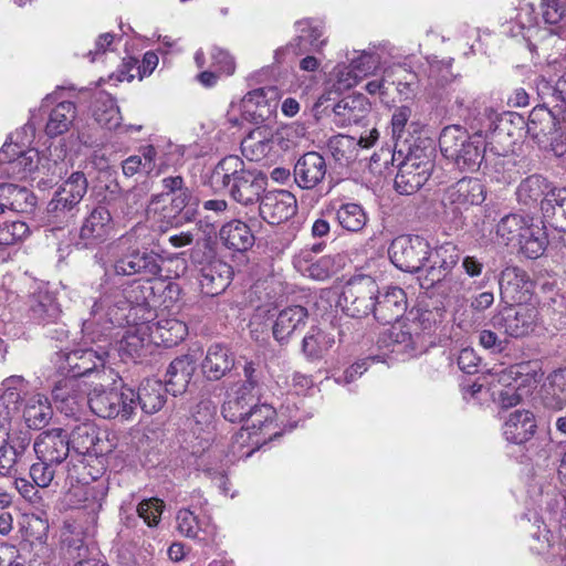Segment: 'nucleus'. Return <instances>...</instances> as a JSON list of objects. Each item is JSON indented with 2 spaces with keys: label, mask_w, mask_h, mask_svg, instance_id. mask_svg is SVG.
Listing matches in <instances>:
<instances>
[{
  "label": "nucleus",
  "mask_w": 566,
  "mask_h": 566,
  "mask_svg": "<svg viewBox=\"0 0 566 566\" xmlns=\"http://www.w3.org/2000/svg\"><path fill=\"white\" fill-rule=\"evenodd\" d=\"M211 184L226 192L238 203H256L265 191L266 176L259 169L248 166L239 156L222 158L211 174Z\"/></svg>",
  "instance_id": "nucleus-1"
},
{
  "label": "nucleus",
  "mask_w": 566,
  "mask_h": 566,
  "mask_svg": "<svg viewBox=\"0 0 566 566\" xmlns=\"http://www.w3.org/2000/svg\"><path fill=\"white\" fill-rule=\"evenodd\" d=\"M107 357L108 352L104 346H98V349L77 348L56 353L55 365L65 379L54 387L52 391L54 398L62 402H76L77 378L96 371L98 378L104 379L107 373L105 369Z\"/></svg>",
  "instance_id": "nucleus-2"
},
{
  "label": "nucleus",
  "mask_w": 566,
  "mask_h": 566,
  "mask_svg": "<svg viewBox=\"0 0 566 566\" xmlns=\"http://www.w3.org/2000/svg\"><path fill=\"white\" fill-rule=\"evenodd\" d=\"M133 235H122L112 244L113 263L109 273L116 276L142 275L147 280L156 279L161 273L160 256L148 249L133 245Z\"/></svg>",
  "instance_id": "nucleus-3"
},
{
  "label": "nucleus",
  "mask_w": 566,
  "mask_h": 566,
  "mask_svg": "<svg viewBox=\"0 0 566 566\" xmlns=\"http://www.w3.org/2000/svg\"><path fill=\"white\" fill-rule=\"evenodd\" d=\"M441 154L460 170H475L484 159L485 145L480 135L470 136L458 125L447 126L439 137Z\"/></svg>",
  "instance_id": "nucleus-4"
},
{
  "label": "nucleus",
  "mask_w": 566,
  "mask_h": 566,
  "mask_svg": "<svg viewBox=\"0 0 566 566\" xmlns=\"http://www.w3.org/2000/svg\"><path fill=\"white\" fill-rule=\"evenodd\" d=\"M564 114L554 108L549 101H543L530 113L526 122L527 135L544 149L552 150L556 156L566 151V145L560 133V117Z\"/></svg>",
  "instance_id": "nucleus-5"
},
{
  "label": "nucleus",
  "mask_w": 566,
  "mask_h": 566,
  "mask_svg": "<svg viewBox=\"0 0 566 566\" xmlns=\"http://www.w3.org/2000/svg\"><path fill=\"white\" fill-rule=\"evenodd\" d=\"M433 168V148H411L395 177L396 191L403 196L416 193L429 180Z\"/></svg>",
  "instance_id": "nucleus-6"
},
{
  "label": "nucleus",
  "mask_w": 566,
  "mask_h": 566,
  "mask_svg": "<svg viewBox=\"0 0 566 566\" xmlns=\"http://www.w3.org/2000/svg\"><path fill=\"white\" fill-rule=\"evenodd\" d=\"M135 390L123 386L106 388L95 386L87 396L90 409L103 419L120 417L123 420L132 418L135 411Z\"/></svg>",
  "instance_id": "nucleus-7"
},
{
  "label": "nucleus",
  "mask_w": 566,
  "mask_h": 566,
  "mask_svg": "<svg viewBox=\"0 0 566 566\" xmlns=\"http://www.w3.org/2000/svg\"><path fill=\"white\" fill-rule=\"evenodd\" d=\"M392 264L405 272H419L426 266L429 243L419 235H399L388 250Z\"/></svg>",
  "instance_id": "nucleus-8"
},
{
  "label": "nucleus",
  "mask_w": 566,
  "mask_h": 566,
  "mask_svg": "<svg viewBox=\"0 0 566 566\" xmlns=\"http://www.w3.org/2000/svg\"><path fill=\"white\" fill-rule=\"evenodd\" d=\"M378 285L370 276L354 277L345 285L342 300L344 311L352 317L374 315Z\"/></svg>",
  "instance_id": "nucleus-9"
},
{
  "label": "nucleus",
  "mask_w": 566,
  "mask_h": 566,
  "mask_svg": "<svg viewBox=\"0 0 566 566\" xmlns=\"http://www.w3.org/2000/svg\"><path fill=\"white\" fill-rule=\"evenodd\" d=\"M538 318L536 307L528 304L506 305L491 318L492 326L506 336L523 337L532 333Z\"/></svg>",
  "instance_id": "nucleus-10"
},
{
  "label": "nucleus",
  "mask_w": 566,
  "mask_h": 566,
  "mask_svg": "<svg viewBox=\"0 0 566 566\" xmlns=\"http://www.w3.org/2000/svg\"><path fill=\"white\" fill-rule=\"evenodd\" d=\"M260 199V216L270 224L285 222L297 211L296 198L289 190L269 191Z\"/></svg>",
  "instance_id": "nucleus-11"
},
{
  "label": "nucleus",
  "mask_w": 566,
  "mask_h": 566,
  "mask_svg": "<svg viewBox=\"0 0 566 566\" xmlns=\"http://www.w3.org/2000/svg\"><path fill=\"white\" fill-rule=\"evenodd\" d=\"M113 230L112 216L104 206L95 207L84 219L80 229L78 244L93 248L105 242Z\"/></svg>",
  "instance_id": "nucleus-12"
},
{
  "label": "nucleus",
  "mask_w": 566,
  "mask_h": 566,
  "mask_svg": "<svg viewBox=\"0 0 566 566\" xmlns=\"http://www.w3.org/2000/svg\"><path fill=\"white\" fill-rule=\"evenodd\" d=\"M484 200V186L478 178H462L449 186L442 196V203L444 206H452L455 210L481 205Z\"/></svg>",
  "instance_id": "nucleus-13"
},
{
  "label": "nucleus",
  "mask_w": 566,
  "mask_h": 566,
  "mask_svg": "<svg viewBox=\"0 0 566 566\" xmlns=\"http://www.w3.org/2000/svg\"><path fill=\"white\" fill-rule=\"evenodd\" d=\"M113 311L109 294L105 293L98 298H94L90 310V317L84 319L82 325V332L85 336L92 342L102 340V337L114 325Z\"/></svg>",
  "instance_id": "nucleus-14"
},
{
  "label": "nucleus",
  "mask_w": 566,
  "mask_h": 566,
  "mask_svg": "<svg viewBox=\"0 0 566 566\" xmlns=\"http://www.w3.org/2000/svg\"><path fill=\"white\" fill-rule=\"evenodd\" d=\"M33 449L39 460L54 464L62 463L71 451L67 434L60 428L41 432L33 443Z\"/></svg>",
  "instance_id": "nucleus-15"
},
{
  "label": "nucleus",
  "mask_w": 566,
  "mask_h": 566,
  "mask_svg": "<svg viewBox=\"0 0 566 566\" xmlns=\"http://www.w3.org/2000/svg\"><path fill=\"white\" fill-rule=\"evenodd\" d=\"M235 366V355L222 343L211 344L201 363L203 376L210 381H217L229 375Z\"/></svg>",
  "instance_id": "nucleus-16"
},
{
  "label": "nucleus",
  "mask_w": 566,
  "mask_h": 566,
  "mask_svg": "<svg viewBox=\"0 0 566 566\" xmlns=\"http://www.w3.org/2000/svg\"><path fill=\"white\" fill-rule=\"evenodd\" d=\"M407 310V296L402 289L394 286L376 295L374 317L381 324L398 322Z\"/></svg>",
  "instance_id": "nucleus-17"
},
{
  "label": "nucleus",
  "mask_w": 566,
  "mask_h": 566,
  "mask_svg": "<svg viewBox=\"0 0 566 566\" xmlns=\"http://www.w3.org/2000/svg\"><path fill=\"white\" fill-rule=\"evenodd\" d=\"M327 172L324 157L317 151L302 155L294 166L295 182L303 189H312L323 181Z\"/></svg>",
  "instance_id": "nucleus-18"
},
{
  "label": "nucleus",
  "mask_w": 566,
  "mask_h": 566,
  "mask_svg": "<svg viewBox=\"0 0 566 566\" xmlns=\"http://www.w3.org/2000/svg\"><path fill=\"white\" fill-rule=\"evenodd\" d=\"M535 416L526 409L512 411L504 421L503 436L509 442L523 444L531 440L536 431Z\"/></svg>",
  "instance_id": "nucleus-19"
},
{
  "label": "nucleus",
  "mask_w": 566,
  "mask_h": 566,
  "mask_svg": "<svg viewBox=\"0 0 566 566\" xmlns=\"http://www.w3.org/2000/svg\"><path fill=\"white\" fill-rule=\"evenodd\" d=\"M308 318V312L301 305L287 306L281 310L274 321L272 333L279 343H284L296 332H301Z\"/></svg>",
  "instance_id": "nucleus-20"
},
{
  "label": "nucleus",
  "mask_w": 566,
  "mask_h": 566,
  "mask_svg": "<svg viewBox=\"0 0 566 566\" xmlns=\"http://www.w3.org/2000/svg\"><path fill=\"white\" fill-rule=\"evenodd\" d=\"M232 269L222 261H213L202 266L199 276L201 292L207 296L221 294L230 284Z\"/></svg>",
  "instance_id": "nucleus-21"
},
{
  "label": "nucleus",
  "mask_w": 566,
  "mask_h": 566,
  "mask_svg": "<svg viewBox=\"0 0 566 566\" xmlns=\"http://www.w3.org/2000/svg\"><path fill=\"white\" fill-rule=\"evenodd\" d=\"M71 450L77 455H98L104 452L101 448L98 429L94 423L76 424L67 436Z\"/></svg>",
  "instance_id": "nucleus-22"
},
{
  "label": "nucleus",
  "mask_w": 566,
  "mask_h": 566,
  "mask_svg": "<svg viewBox=\"0 0 566 566\" xmlns=\"http://www.w3.org/2000/svg\"><path fill=\"white\" fill-rule=\"evenodd\" d=\"M196 370V363L190 355H182L175 358L166 371V390L172 396L182 395Z\"/></svg>",
  "instance_id": "nucleus-23"
},
{
  "label": "nucleus",
  "mask_w": 566,
  "mask_h": 566,
  "mask_svg": "<svg viewBox=\"0 0 566 566\" xmlns=\"http://www.w3.org/2000/svg\"><path fill=\"white\" fill-rule=\"evenodd\" d=\"M280 140L279 134H273L265 127H258L241 142V150L249 160L260 161L270 155L273 145Z\"/></svg>",
  "instance_id": "nucleus-24"
},
{
  "label": "nucleus",
  "mask_w": 566,
  "mask_h": 566,
  "mask_svg": "<svg viewBox=\"0 0 566 566\" xmlns=\"http://www.w3.org/2000/svg\"><path fill=\"white\" fill-rule=\"evenodd\" d=\"M369 111L370 104L364 95H348L334 106V122L342 126L359 124Z\"/></svg>",
  "instance_id": "nucleus-25"
},
{
  "label": "nucleus",
  "mask_w": 566,
  "mask_h": 566,
  "mask_svg": "<svg viewBox=\"0 0 566 566\" xmlns=\"http://www.w3.org/2000/svg\"><path fill=\"white\" fill-rule=\"evenodd\" d=\"M30 444L27 436L10 438L0 446V476L13 478L19 473L22 458Z\"/></svg>",
  "instance_id": "nucleus-26"
},
{
  "label": "nucleus",
  "mask_w": 566,
  "mask_h": 566,
  "mask_svg": "<svg viewBox=\"0 0 566 566\" xmlns=\"http://www.w3.org/2000/svg\"><path fill=\"white\" fill-rule=\"evenodd\" d=\"M543 218L551 227L566 232V188H553L541 200Z\"/></svg>",
  "instance_id": "nucleus-27"
},
{
  "label": "nucleus",
  "mask_w": 566,
  "mask_h": 566,
  "mask_svg": "<svg viewBox=\"0 0 566 566\" xmlns=\"http://www.w3.org/2000/svg\"><path fill=\"white\" fill-rule=\"evenodd\" d=\"M155 344L148 323L130 326L119 342V350L132 357L140 358Z\"/></svg>",
  "instance_id": "nucleus-28"
},
{
  "label": "nucleus",
  "mask_w": 566,
  "mask_h": 566,
  "mask_svg": "<svg viewBox=\"0 0 566 566\" xmlns=\"http://www.w3.org/2000/svg\"><path fill=\"white\" fill-rule=\"evenodd\" d=\"M530 277L526 272L516 266L505 268L500 275L499 285L502 301L522 302L523 291H528Z\"/></svg>",
  "instance_id": "nucleus-29"
},
{
  "label": "nucleus",
  "mask_w": 566,
  "mask_h": 566,
  "mask_svg": "<svg viewBox=\"0 0 566 566\" xmlns=\"http://www.w3.org/2000/svg\"><path fill=\"white\" fill-rule=\"evenodd\" d=\"M155 344H163L165 347H172L182 342L187 334V325L177 318L165 317L156 322H147Z\"/></svg>",
  "instance_id": "nucleus-30"
},
{
  "label": "nucleus",
  "mask_w": 566,
  "mask_h": 566,
  "mask_svg": "<svg viewBox=\"0 0 566 566\" xmlns=\"http://www.w3.org/2000/svg\"><path fill=\"white\" fill-rule=\"evenodd\" d=\"M61 310L53 293L48 290H38L29 298L30 317L39 324L55 322Z\"/></svg>",
  "instance_id": "nucleus-31"
},
{
  "label": "nucleus",
  "mask_w": 566,
  "mask_h": 566,
  "mask_svg": "<svg viewBox=\"0 0 566 566\" xmlns=\"http://www.w3.org/2000/svg\"><path fill=\"white\" fill-rule=\"evenodd\" d=\"M275 415L276 411L272 406L266 403L259 405L255 401L251 412L244 419V424L237 434L235 441L239 442V439H243L244 436L251 438L259 433L266 434L268 429L273 426Z\"/></svg>",
  "instance_id": "nucleus-32"
},
{
  "label": "nucleus",
  "mask_w": 566,
  "mask_h": 566,
  "mask_svg": "<svg viewBox=\"0 0 566 566\" xmlns=\"http://www.w3.org/2000/svg\"><path fill=\"white\" fill-rule=\"evenodd\" d=\"M543 405L551 410H562L566 406V367L554 370L542 387Z\"/></svg>",
  "instance_id": "nucleus-33"
},
{
  "label": "nucleus",
  "mask_w": 566,
  "mask_h": 566,
  "mask_svg": "<svg viewBox=\"0 0 566 566\" xmlns=\"http://www.w3.org/2000/svg\"><path fill=\"white\" fill-rule=\"evenodd\" d=\"M219 235L228 249L237 252L248 251L255 240L249 226L240 220H232L222 226Z\"/></svg>",
  "instance_id": "nucleus-34"
},
{
  "label": "nucleus",
  "mask_w": 566,
  "mask_h": 566,
  "mask_svg": "<svg viewBox=\"0 0 566 566\" xmlns=\"http://www.w3.org/2000/svg\"><path fill=\"white\" fill-rule=\"evenodd\" d=\"M256 400L258 397L254 392L237 389L223 402L221 415L229 422L241 423L249 416Z\"/></svg>",
  "instance_id": "nucleus-35"
},
{
  "label": "nucleus",
  "mask_w": 566,
  "mask_h": 566,
  "mask_svg": "<svg viewBox=\"0 0 566 566\" xmlns=\"http://www.w3.org/2000/svg\"><path fill=\"white\" fill-rule=\"evenodd\" d=\"M326 212L333 216L344 230L353 233L363 231L369 220L364 207L355 202L342 203L337 209H327Z\"/></svg>",
  "instance_id": "nucleus-36"
},
{
  "label": "nucleus",
  "mask_w": 566,
  "mask_h": 566,
  "mask_svg": "<svg viewBox=\"0 0 566 566\" xmlns=\"http://www.w3.org/2000/svg\"><path fill=\"white\" fill-rule=\"evenodd\" d=\"M166 386L157 379H146L135 392V408L140 406L145 413L153 415L165 405Z\"/></svg>",
  "instance_id": "nucleus-37"
},
{
  "label": "nucleus",
  "mask_w": 566,
  "mask_h": 566,
  "mask_svg": "<svg viewBox=\"0 0 566 566\" xmlns=\"http://www.w3.org/2000/svg\"><path fill=\"white\" fill-rule=\"evenodd\" d=\"M334 329L311 327L302 340V352L306 358L316 360L323 358L335 343Z\"/></svg>",
  "instance_id": "nucleus-38"
},
{
  "label": "nucleus",
  "mask_w": 566,
  "mask_h": 566,
  "mask_svg": "<svg viewBox=\"0 0 566 566\" xmlns=\"http://www.w3.org/2000/svg\"><path fill=\"white\" fill-rule=\"evenodd\" d=\"M176 520L177 530L186 537L206 541V538L199 536L200 532L205 533L209 537H213L216 535V526L211 523L210 517L199 520L198 516L188 509L179 510Z\"/></svg>",
  "instance_id": "nucleus-39"
},
{
  "label": "nucleus",
  "mask_w": 566,
  "mask_h": 566,
  "mask_svg": "<svg viewBox=\"0 0 566 566\" xmlns=\"http://www.w3.org/2000/svg\"><path fill=\"white\" fill-rule=\"evenodd\" d=\"M76 117V106L71 101L59 103L49 114L45 134L53 138L70 130Z\"/></svg>",
  "instance_id": "nucleus-40"
},
{
  "label": "nucleus",
  "mask_w": 566,
  "mask_h": 566,
  "mask_svg": "<svg viewBox=\"0 0 566 566\" xmlns=\"http://www.w3.org/2000/svg\"><path fill=\"white\" fill-rule=\"evenodd\" d=\"M517 244L527 258L537 259L545 252L548 244L544 227L534 223V219L530 217V222L517 241Z\"/></svg>",
  "instance_id": "nucleus-41"
},
{
  "label": "nucleus",
  "mask_w": 566,
  "mask_h": 566,
  "mask_svg": "<svg viewBox=\"0 0 566 566\" xmlns=\"http://www.w3.org/2000/svg\"><path fill=\"white\" fill-rule=\"evenodd\" d=\"M217 418V407L208 399L201 400L192 413V432L206 442L212 440Z\"/></svg>",
  "instance_id": "nucleus-42"
},
{
  "label": "nucleus",
  "mask_w": 566,
  "mask_h": 566,
  "mask_svg": "<svg viewBox=\"0 0 566 566\" xmlns=\"http://www.w3.org/2000/svg\"><path fill=\"white\" fill-rule=\"evenodd\" d=\"M300 34L295 39L297 50L294 55H300L308 51H316L321 49L326 40L323 36V27L318 23H313L311 20H302L296 22Z\"/></svg>",
  "instance_id": "nucleus-43"
},
{
  "label": "nucleus",
  "mask_w": 566,
  "mask_h": 566,
  "mask_svg": "<svg viewBox=\"0 0 566 566\" xmlns=\"http://www.w3.org/2000/svg\"><path fill=\"white\" fill-rule=\"evenodd\" d=\"M94 119L104 128L113 130L119 127L122 116L116 101L108 94L96 97L93 106Z\"/></svg>",
  "instance_id": "nucleus-44"
},
{
  "label": "nucleus",
  "mask_w": 566,
  "mask_h": 566,
  "mask_svg": "<svg viewBox=\"0 0 566 566\" xmlns=\"http://www.w3.org/2000/svg\"><path fill=\"white\" fill-rule=\"evenodd\" d=\"M53 410L48 399L42 396L31 398L24 410L23 418L31 429H42L51 420Z\"/></svg>",
  "instance_id": "nucleus-45"
},
{
  "label": "nucleus",
  "mask_w": 566,
  "mask_h": 566,
  "mask_svg": "<svg viewBox=\"0 0 566 566\" xmlns=\"http://www.w3.org/2000/svg\"><path fill=\"white\" fill-rule=\"evenodd\" d=\"M528 222L530 216L518 213L506 214L496 226V235L505 245L512 242L517 243Z\"/></svg>",
  "instance_id": "nucleus-46"
},
{
  "label": "nucleus",
  "mask_w": 566,
  "mask_h": 566,
  "mask_svg": "<svg viewBox=\"0 0 566 566\" xmlns=\"http://www.w3.org/2000/svg\"><path fill=\"white\" fill-rule=\"evenodd\" d=\"M536 87L542 101H549L554 108H557L563 114L566 113V74L560 76L555 83L541 78Z\"/></svg>",
  "instance_id": "nucleus-47"
},
{
  "label": "nucleus",
  "mask_w": 566,
  "mask_h": 566,
  "mask_svg": "<svg viewBox=\"0 0 566 566\" xmlns=\"http://www.w3.org/2000/svg\"><path fill=\"white\" fill-rule=\"evenodd\" d=\"M407 319L416 327L421 340L424 342V337L430 335L431 332L434 331L437 324L441 322L442 312L439 308H412L409 312Z\"/></svg>",
  "instance_id": "nucleus-48"
},
{
  "label": "nucleus",
  "mask_w": 566,
  "mask_h": 566,
  "mask_svg": "<svg viewBox=\"0 0 566 566\" xmlns=\"http://www.w3.org/2000/svg\"><path fill=\"white\" fill-rule=\"evenodd\" d=\"M547 181L539 175H532L525 178L516 190L517 199L521 203L530 206L537 202L542 197L547 193Z\"/></svg>",
  "instance_id": "nucleus-49"
},
{
  "label": "nucleus",
  "mask_w": 566,
  "mask_h": 566,
  "mask_svg": "<svg viewBox=\"0 0 566 566\" xmlns=\"http://www.w3.org/2000/svg\"><path fill=\"white\" fill-rule=\"evenodd\" d=\"M69 167L65 161L52 160L50 158H42L38 167V187L46 189L56 184L57 180L63 179L67 175Z\"/></svg>",
  "instance_id": "nucleus-50"
},
{
  "label": "nucleus",
  "mask_w": 566,
  "mask_h": 566,
  "mask_svg": "<svg viewBox=\"0 0 566 566\" xmlns=\"http://www.w3.org/2000/svg\"><path fill=\"white\" fill-rule=\"evenodd\" d=\"M140 155H132L122 163V170L126 177H133L144 170L149 174L155 166L157 150L153 145H147L140 149Z\"/></svg>",
  "instance_id": "nucleus-51"
},
{
  "label": "nucleus",
  "mask_w": 566,
  "mask_h": 566,
  "mask_svg": "<svg viewBox=\"0 0 566 566\" xmlns=\"http://www.w3.org/2000/svg\"><path fill=\"white\" fill-rule=\"evenodd\" d=\"M395 323L390 331V337L396 344L411 352L422 349L426 346V342L421 340L416 327L408 319Z\"/></svg>",
  "instance_id": "nucleus-52"
},
{
  "label": "nucleus",
  "mask_w": 566,
  "mask_h": 566,
  "mask_svg": "<svg viewBox=\"0 0 566 566\" xmlns=\"http://www.w3.org/2000/svg\"><path fill=\"white\" fill-rule=\"evenodd\" d=\"M459 261V251L455 244L451 242H447L433 251L429 249L428 258L426 259L427 263L436 264L442 272H446L449 275H452V269L457 265Z\"/></svg>",
  "instance_id": "nucleus-53"
},
{
  "label": "nucleus",
  "mask_w": 566,
  "mask_h": 566,
  "mask_svg": "<svg viewBox=\"0 0 566 566\" xmlns=\"http://www.w3.org/2000/svg\"><path fill=\"white\" fill-rule=\"evenodd\" d=\"M81 201V198L72 195L63 186H60L55 190L52 199L48 202L46 212L53 218L65 217L75 207H77Z\"/></svg>",
  "instance_id": "nucleus-54"
},
{
  "label": "nucleus",
  "mask_w": 566,
  "mask_h": 566,
  "mask_svg": "<svg viewBox=\"0 0 566 566\" xmlns=\"http://www.w3.org/2000/svg\"><path fill=\"white\" fill-rule=\"evenodd\" d=\"M161 185H163L164 191L151 196L148 207H147L148 213L158 212L161 203L166 202L167 197L169 195L172 196L174 193L178 192L179 190H181L182 188L186 187L185 180L181 176L165 177L161 180Z\"/></svg>",
  "instance_id": "nucleus-55"
},
{
  "label": "nucleus",
  "mask_w": 566,
  "mask_h": 566,
  "mask_svg": "<svg viewBox=\"0 0 566 566\" xmlns=\"http://www.w3.org/2000/svg\"><path fill=\"white\" fill-rule=\"evenodd\" d=\"M36 206V197L25 187L12 186L9 210L19 213H32Z\"/></svg>",
  "instance_id": "nucleus-56"
},
{
  "label": "nucleus",
  "mask_w": 566,
  "mask_h": 566,
  "mask_svg": "<svg viewBox=\"0 0 566 566\" xmlns=\"http://www.w3.org/2000/svg\"><path fill=\"white\" fill-rule=\"evenodd\" d=\"M62 542L69 548L77 553V557L85 556L87 552V543L85 533L81 525L67 524L62 533Z\"/></svg>",
  "instance_id": "nucleus-57"
},
{
  "label": "nucleus",
  "mask_w": 566,
  "mask_h": 566,
  "mask_svg": "<svg viewBox=\"0 0 566 566\" xmlns=\"http://www.w3.org/2000/svg\"><path fill=\"white\" fill-rule=\"evenodd\" d=\"M165 507V503L157 499L150 497L143 500L137 505V516L143 518L149 527H155L159 524L160 517Z\"/></svg>",
  "instance_id": "nucleus-58"
},
{
  "label": "nucleus",
  "mask_w": 566,
  "mask_h": 566,
  "mask_svg": "<svg viewBox=\"0 0 566 566\" xmlns=\"http://www.w3.org/2000/svg\"><path fill=\"white\" fill-rule=\"evenodd\" d=\"M30 232L24 221L4 222L0 226V245L7 247L24 239Z\"/></svg>",
  "instance_id": "nucleus-59"
},
{
  "label": "nucleus",
  "mask_w": 566,
  "mask_h": 566,
  "mask_svg": "<svg viewBox=\"0 0 566 566\" xmlns=\"http://www.w3.org/2000/svg\"><path fill=\"white\" fill-rule=\"evenodd\" d=\"M389 84L396 85L400 95L408 96L417 83V75L402 66H395L389 70Z\"/></svg>",
  "instance_id": "nucleus-60"
},
{
  "label": "nucleus",
  "mask_w": 566,
  "mask_h": 566,
  "mask_svg": "<svg viewBox=\"0 0 566 566\" xmlns=\"http://www.w3.org/2000/svg\"><path fill=\"white\" fill-rule=\"evenodd\" d=\"M41 158L34 148H24L11 169L22 176L38 170Z\"/></svg>",
  "instance_id": "nucleus-61"
},
{
  "label": "nucleus",
  "mask_w": 566,
  "mask_h": 566,
  "mask_svg": "<svg viewBox=\"0 0 566 566\" xmlns=\"http://www.w3.org/2000/svg\"><path fill=\"white\" fill-rule=\"evenodd\" d=\"M542 15L546 23L556 24L566 17V4L560 0H541Z\"/></svg>",
  "instance_id": "nucleus-62"
},
{
  "label": "nucleus",
  "mask_w": 566,
  "mask_h": 566,
  "mask_svg": "<svg viewBox=\"0 0 566 566\" xmlns=\"http://www.w3.org/2000/svg\"><path fill=\"white\" fill-rule=\"evenodd\" d=\"M53 463L41 461L30 467V476L33 483L39 488H46L54 478V470L51 468Z\"/></svg>",
  "instance_id": "nucleus-63"
},
{
  "label": "nucleus",
  "mask_w": 566,
  "mask_h": 566,
  "mask_svg": "<svg viewBox=\"0 0 566 566\" xmlns=\"http://www.w3.org/2000/svg\"><path fill=\"white\" fill-rule=\"evenodd\" d=\"M72 195L77 196L83 199L85 193L87 192V178L82 171H73L61 185Z\"/></svg>",
  "instance_id": "nucleus-64"
}]
</instances>
